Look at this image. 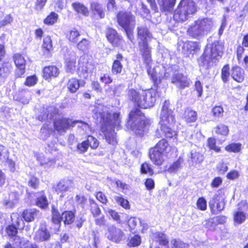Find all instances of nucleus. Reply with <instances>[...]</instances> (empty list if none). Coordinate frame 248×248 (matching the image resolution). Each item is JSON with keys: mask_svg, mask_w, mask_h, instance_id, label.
Instances as JSON below:
<instances>
[{"mask_svg": "<svg viewBox=\"0 0 248 248\" xmlns=\"http://www.w3.org/2000/svg\"><path fill=\"white\" fill-rule=\"evenodd\" d=\"M96 113L100 117L101 130L108 143L115 145L117 143L114 128L118 129L121 123L119 113L112 114L107 107L99 104L96 106Z\"/></svg>", "mask_w": 248, "mask_h": 248, "instance_id": "obj_1", "label": "nucleus"}, {"mask_svg": "<svg viewBox=\"0 0 248 248\" xmlns=\"http://www.w3.org/2000/svg\"><path fill=\"white\" fill-rule=\"evenodd\" d=\"M170 104L169 101H164L160 115V130L167 138H172L176 135V131L170 127L174 124L175 119L173 111L169 108Z\"/></svg>", "mask_w": 248, "mask_h": 248, "instance_id": "obj_2", "label": "nucleus"}, {"mask_svg": "<svg viewBox=\"0 0 248 248\" xmlns=\"http://www.w3.org/2000/svg\"><path fill=\"white\" fill-rule=\"evenodd\" d=\"M127 124L136 134L141 136L147 130L149 122L139 109L135 108L129 113Z\"/></svg>", "mask_w": 248, "mask_h": 248, "instance_id": "obj_3", "label": "nucleus"}, {"mask_svg": "<svg viewBox=\"0 0 248 248\" xmlns=\"http://www.w3.org/2000/svg\"><path fill=\"white\" fill-rule=\"evenodd\" d=\"M171 147L165 139H162L149 151V156L152 163L156 166H161L167 159Z\"/></svg>", "mask_w": 248, "mask_h": 248, "instance_id": "obj_4", "label": "nucleus"}, {"mask_svg": "<svg viewBox=\"0 0 248 248\" xmlns=\"http://www.w3.org/2000/svg\"><path fill=\"white\" fill-rule=\"evenodd\" d=\"M222 53L223 46L218 42H215L207 46L200 61L203 65L208 67L218 62L221 58Z\"/></svg>", "mask_w": 248, "mask_h": 248, "instance_id": "obj_5", "label": "nucleus"}, {"mask_svg": "<svg viewBox=\"0 0 248 248\" xmlns=\"http://www.w3.org/2000/svg\"><path fill=\"white\" fill-rule=\"evenodd\" d=\"M194 1L192 0H181L174 11L173 17L177 22L188 20L196 12Z\"/></svg>", "mask_w": 248, "mask_h": 248, "instance_id": "obj_6", "label": "nucleus"}, {"mask_svg": "<svg viewBox=\"0 0 248 248\" xmlns=\"http://www.w3.org/2000/svg\"><path fill=\"white\" fill-rule=\"evenodd\" d=\"M213 25L210 18L199 19L195 22L187 30V33L191 37L199 39L210 31Z\"/></svg>", "mask_w": 248, "mask_h": 248, "instance_id": "obj_7", "label": "nucleus"}, {"mask_svg": "<svg viewBox=\"0 0 248 248\" xmlns=\"http://www.w3.org/2000/svg\"><path fill=\"white\" fill-rule=\"evenodd\" d=\"M117 18L119 25L124 29L127 37L132 41L133 31L136 25L135 17L129 12L122 11L118 13Z\"/></svg>", "mask_w": 248, "mask_h": 248, "instance_id": "obj_8", "label": "nucleus"}, {"mask_svg": "<svg viewBox=\"0 0 248 248\" xmlns=\"http://www.w3.org/2000/svg\"><path fill=\"white\" fill-rule=\"evenodd\" d=\"M139 95L144 99L141 103L143 108H147L154 106L157 95L156 90L153 89L144 90V91H141V93Z\"/></svg>", "mask_w": 248, "mask_h": 248, "instance_id": "obj_9", "label": "nucleus"}, {"mask_svg": "<svg viewBox=\"0 0 248 248\" xmlns=\"http://www.w3.org/2000/svg\"><path fill=\"white\" fill-rule=\"evenodd\" d=\"M237 211L233 214L234 223L240 224L248 218V205L245 202H241L238 204Z\"/></svg>", "mask_w": 248, "mask_h": 248, "instance_id": "obj_10", "label": "nucleus"}, {"mask_svg": "<svg viewBox=\"0 0 248 248\" xmlns=\"http://www.w3.org/2000/svg\"><path fill=\"white\" fill-rule=\"evenodd\" d=\"M64 55L65 69L67 72L73 73L76 70L77 56L75 52L66 49Z\"/></svg>", "mask_w": 248, "mask_h": 248, "instance_id": "obj_11", "label": "nucleus"}, {"mask_svg": "<svg viewBox=\"0 0 248 248\" xmlns=\"http://www.w3.org/2000/svg\"><path fill=\"white\" fill-rule=\"evenodd\" d=\"M209 204L211 213L213 214H217L224 208V199L221 195H216L210 201Z\"/></svg>", "mask_w": 248, "mask_h": 248, "instance_id": "obj_12", "label": "nucleus"}, {"mask_svg": "<svg viewBox=\"0 0 248 248\" xmlns=\"http://www.w3.org/2000/svg\"><path fill=\"white\" fill-rule=\"evenodd\" d=\"M171 82L177 88L180 89L188 87L190 84V79L180 73L174 74L171 78Z\"/></svg>", "mask_w": 248, "mask_h": 248, "instance_id": "obj_13", "label": "nucleus"}, {"mask_svg": "<svg viewBox=\"0 0 248 248\" xmlns=\"http://www.w3.org/2000/svg\"><path fill=\"white\" fill-rule=\"evenodd\" d=\"M78 121H72L69 118H63L57 120L54 123L55 129L59 132H63L71 126L75 125Z\"/></svg>", "mask_w": 248, "mask_h": 248, "instance_id": "obj_14", "label": "nucleus"}, {"mask_svg": "<svg viewBox=\"0 0 248 248\" xmlns=\"http://www.w3.org/2000/svg\"><path fill=\"white\" fill-rule=\"evenodd\" d=\"M138 43L140 52L144 62L149 65L152 61L151 47L149 46L147 42H138Z\"/></svg>", "mask_w": 248, "mask_h": 248, "instance_id": "obj_15", "label": "nucleus"}, {"mask_svg": "<svg viewBox=\"0 0 248 248\" xmlns=\"http://www.w3.org/2000/svg\"><path fill=\"white\" fill-rule=\"evenodd\" d=\"M51 234L45 224H41L35 232L34 239L37 242L47 241L50 240Z\"/></svg>", "mask_w": 248, "mask_h": 248, "instance_id": "obj_16", "label": "nucleus"}, {"mask_svg": "<svg viewBox=\"0 0 248 248\" xmlns=\"http://www.w3.org/2000/svg\"><path fill=\"white\" fill-rule=\"evenodd\" d=\"M73 186L72 181L68 179L61 180L57 184L56 188V192L61 197L66 196V193L71 191Z\"/></svg>", "mask_w": 248, "mask_h": 248, "instance_id": "obj_17", "label": "nucleus"}, {"mask_svg": "<svg viewBox=\"0 0 248 248\" xmlns=\"http://www.w3.org/2000/svg\"><path fill=\"white\" fill-rule=\"evenodd\" d=\"M124 236L122 230L114 226L108 228L107 238L110 241L116 243H119Z\"/></svg>", "mask_w": 248, "mask_h": 248, "instance_id": "obj_18", "label": "nucleus"}, {"mask_svg": "<svg viewBox=\"0 0 248 248\" xmlns=\"http://www.w3.org/2000/svg\"><path fill=\"white\" fill-rule=\"evenodd\" d=\"M14 59L17 68L16 71V76L17 77H21L25 72L26 61L24 58L18 53L15 54Z\"/></svg>", "mask_w": 248, "mask_h": 248, "instance_id": "obj_19", "label": "nucleus"}, {"mask_svg": "<svg viewBox=\"0 0 248 248\" xmlns=\"http://www.w3.org/2000/svg\"><path fill=\"white\" fill-rule=\"evenodd\" d=\"M153 38L152 33L145 25H141L138 27V38L139 42H148Z\"/></svg>", "mask_w": 248, "mask_h": 248, "instance_id": "obj_20", "label": "nucleus"}, {"mask_svg": "<svg viewBox=\"0 0 248 248\" xmlns=\"http://www.w3.org/2000/svg\"><path fill=\"white\" fill-rule=\"evenodd\" d=\"M141 91H144V90H140L137 91L134 89H130L128 91L127 95L130 100L132 101L139 107L143 108V106L141 105V103L144 99L139 95L140 93H141Z\"/></svg>", "mask_w": 248, "mask_h": 248, "instance_id": "obj_21", "label": "nucleus"}, {"mask_svg": "<svg viewBox=\"0 0 248 248\" xmlns=\"http://www.w3.org/2000/svg\"><path fill=\"white\" fill-rule=\"evenodd\" d=\"M199 49V45L197 42L187 41L183 44L182 52L186 56H189L190 54H193Z\"/></svg>", "mask_w": 248, "mask_h": 248, "instance_id": "obj_22", "label": "nucleus"}, {"mask_svg": "<svg viewBox=\"0 0 248 248\" xmlns=\"http://www.w3.org/2000/svg\"><path fill=\"white\" fill-rule=\"evenodd\" d=\"M59 69L55 66H48L44 67L43 76L46 79L56 78L59 74Z\"/></svg>", "mask_w": 248, "mask_h": 248, "instance_id": "obj_23", "label": "nucleus"}, {"mask_svg": "<svg viewBox=\"0 0 248 248\" xmlns=\"http://www.w3.org/2000/svg\"><path fill=\"white\" fill-rule=\"evenodd\" d=\"M231 77L237 82H242L245 79V72L238 66H235L232 69Z\"/></svg>", "mask_w": 248, "mask_h": 248, "instance_id": "obj_24", "label": "nucleus"}, {"mask_svg": "<svg viewBox=\"0 0 248 248\" xmlns=\"http://www.w3.org/2000/svg\"><path fill=\"white\" fill-rule=\"evenodd\" d=\"M147 71L148 75L154 82H156L158 78L160 80L161 78L160 73L158 72L159 69V66L155 67L153 64V61H151V63L148 65L146 64Z\"/></svg>", "mask_w": 248, "mask_h": 248, "instance_id": "obj_25", "label": "nucleus"}, {"mask_svg": "<svg viewBox=\"0 0 248 248\" xmlns=\"http://www.w3.org/2000/svg\"><path fill=\"white\" fill-rule=\"evenodd\" d=\"M161 10L164 12L172 11L176 0H157Z\"/></svg>", "mask_w": 248, "mask_h": 248, "instance_id": "obj_26", "label": "nucleus"}, {"mask_svg": "<svg viewBox=\"0 0 248 248\" xmlns=\"http://www.w3.org/2000/svg\"><path fill=\"white\" fill-rule=\"evenodd\" d=\"M106 37L108 41L114 46L117 45L120 40L117 31L112 29H108L107 30Z\"/></svg>", "mask_w": 248, "mask_h": 248, "instance_id": "obj_27", "label": "nucleus"}, {"mask_svg": "<svg viewBox=\"0 0 248 248\" xmlns=\"http://www.w3.org/2000/svg\"><path fill=\"white\" fill-rule=\"evenodd\" d=\"M44 111L45 113L43 115L38 116L39 120L43 121L48 118H51L53 114H57L59 112V109L53 106L47 107Z\"/></svg>", "mask_w": 248, "mask_h": 248, "instance_id": "obj_28", "label": "nucleus"}, {"mask_svg": "<svg viewBox=\"0 0 248 248\" xmlns=\"http://www.w3.org/2000/svg\"><path fill=\"white\" fill-rule=\"evenodd\" d=\"M82 83H84V82H80L78 79L72 78L69 79L68 81L67 88L70 92L75 93L78 90L80 86H83Z\"/></svg>", "mask_w": 248, "mask_h": 248, "instance_id": "obj_29", "label": "nucleus"}, {"mask_svg": "<svg viewBox=\"0 0 248 248\" xmlns=\"http://www.w3.org/2000/svg\"><path fill=\"white\" fill-rule=\"evenodd\" d=\"M155 240L158 242L160 245L164 246V248H169L168 247L169 241L165 234L157 232L155 234ZM156 248H160L159 247H157Z\"/></svg>", "mask_w": 248, "mask_h": 248, "instance_id": "obj_30", "label": "nucleus"}, {"mask_svg": "<svg viewBox=\"0 0 248 248\" xmlns=\"http://www.w3.org/2000/svg\"><path fill=\"white\" fill-rule=\"evenodd\" d=\"M13 245L16 248H25L29 244V241L23 237H20L18 236L13 238Z\"/></svg>", "mask_w": 248, "mask_h": 248, "instance_id": "obj_31", "label": "nucleus"}, {"mask_svg": "<svg viewBox=\"0 0 248 248\" xmlns=\"http://www.w3.org/2000/svg\"><path fill=\"white\" fill-rule=\"evenodd\" d=\"M203 160V156L200 153L196 151H191L189 161L191 162L193 165L201 164Z\"/></svg>", "mask_w": 248, "mask_h": 248, "instance_id": "obj_32", "label": "nucleus"}, {"mask_svg": "<svg viewBox=\"0 0 248 248\" xmlns=\"http://www.w3.org/2000/svg\"><path fill=\"white\" fill-rule=\"evenodd\" d=\"M37 214V210L31 209L24 211L22 214V217L26 221L31 222L34 219Z\"/></svg>", "mask_w": 248, "mask_h": 248, "instance_id": "obj_33", "label": "nucleus"}, {"mask_svg": "<svg viewBox=\"0 0 248 248\" xmlns=\"http://www.w3.org/2000/svg\"><path fill=\"white\" fill-rule=\"evenodd\" d=\"M91 10L94 14L96 13L101 18L105 17V12L103 10L102 5L96 2H93L91 3Z\"/></svg>", "mask_w": 248, "mask_h": 248, "instance_id": "obj_34", "label": "nucleus"}, {"mask_svg": "<svg viewBox=\"0 0 248 248\" xmlns=\"http://www.w3.org/2000/svg\"><path fill=\"white\" fill-rule=\"evenodd\" d=\"M59 17L58 15L54 12H52L44 20V23L47 25H52L57 22Z\"/></svg>", "mask_w": 248, "mask_h": 248, "instance_id": "obj_35", "label": "nucleus"}, {"mask_svg": "<svg viewBox=\"0 0 248 248\" xmlns=\"http://www.w3.org/2000/svg\"><path fill=\"white\" fill-rule=\"evenodd\" d=\"M72 7L78 13H80L84 16H87L88 15L89 11L87 8L80 3H73L72 4Z\"/></svg>", "mask_w": 248, "mask_h": 248, "instance_id": "obj_36", "label": "nucleus"}, {"mask_svg": "<svg viewBox=\"0 0 248 248\" xmlns=\"http://www.w3.org/2000/svg\"><path fill=\"white\" fill-rule=\"evenodd\" d=\"M36 204L41 208H46L48 206V201L44 193L41 192L36 200Z\"/></svg>", "mask_w": 248, "mask_h": 248, "instance_id": "obj_37", "label": "nucleus"}, {"mask_svg": "<svg viewBox=\"0 0 248 248\" xmlns=\"http://www.w3.org/2000/svg\"><path fill=\"white\" fill-rule=\"evenodd\" d=\"M227 218L225 216H220L214 217L212 219L206 220L205 221V225L208 228L210 225L214 223H217L218 224H223L226 221Z\"/></svg>", "mask_w": 248, "mask_h": 248, "instance_id": "obj_38", "label": "nucleus"}, {"mask_svg": "<svg viewBox=\"0 0 248 248\" xmlns=\"http://www.w3.org/2000/svg\"><path fill=\"white\" fill-rule=\"evenodd\" d=\"M62 217L65 223L71 224L75 219V215L72 211H66L62 215Z\"/></svg>", "mask_w": 248, "mask_h": 248, "instance_id": "obj_39", "label": "nucleus"}, {"mask_svg": "<svg viewBox=\"0 0 248 248\" xmlns=\"http://www.w3.org/2000/svg\"><path fill=\"white\" fill-rule=\"evenodd\" d=\"M197 113L192 110H187L185 111V119L187 123H192L197 120Z\"/></svg>", "mask_w": 248, "mask_h": 248, "instance_id": "obj_40", "label": "nucleus"}, {"mask_svg": "<svg viewBox=\"0 0 248 248\" xmlns=\"http://www.w3.org/2000/svg\"><path fill=\"white\" fill-rule=\"evenodd\" d=\"M183 160L179 158L178 160L174 162L168 169V171L170 173H175L180 170L182 168V164Z\"/></svg>", "mask_w": 248, "mask_h": 248, "instance_id": "obj_41", "label": "nucleus"}, {"mask_svg": "<svg viewBox=\"0 0 248 248\" xmlns=\"http://www.w3.org/2000/svg\"><path fill=\"white\" fill-rule=\"evenodd\" d=\"M114 199L116 202L125 209L129 208L128 201L124 199L121 195L115 196Z\"/></svg>", "mask_w": 248, "mask_h": 248, "instance_id": "obj_42", "label": "nucleus"}, {"mask_svg": "<svg viewBox=\"0 0 248 248\" xmlns=\"http://www.w3.org/2000/svg\"><path fill=\"white\" fill-rule=\"evenodd\" d=\"M214 129L217 134L222 136H227L229 132L228 126L223 124H219Z\"/></svg>", "mask_w": 248, "mask_h": 248, "instance_id": "obj_43", "label": "nucleus"}, {"mask_svg": "<svg viewBox=\"0 0 248 248\" xmlns=\"http://www.w3.org/2000/svg\"><path fill=\"white\" fill-rule=\"evenodd\" d=\"M79 36V32L75 29L71 30L67 35L69 41L72 43H76L78 40Z\"/></svg>", "mask_w": 248, "mask_h": 248, "instance_id": "obj_44", "label": "nucleus"}, {"mask_svg": "<svg viewBox=\"0 0 248 248\" xmlns=\"http://www.w3.org/2000/svg\"><path fill=\"white\" fill-rule=\"evenodd\" d=\"M91 205V211L93 217L99 215L101 213V210L97 204L93 199L89 200Z\"/></svg>", "mask_w": 248, "mask_h": 248, "instance_id": "obj_45", "label": "nucleus"}, {"mask_svg": "<svg viewBox=\"0 0 248 248\" xmlns=\"http://www.w3.org/2000/svg\"><path fill=\"white\" fill-rule=\"evenodd\" d=\"M62 220V216L60 215L58 210L53 208L52 217L53 223L56 224L58 226V227H60V223Z\"/></svg>", "mask_w": 248, "mask_h": 248, "instance_id": "obj_46", "label": "nucleus"}, {"mask_svg": "<svg viewBox=\"0 0 248 248\" xmlns=\"http://www.w3.org/2000/svg\"><path fill=\"white\" fill-rule=\"evenodd\" d=\"M9 156L8 149L2 145H0V161L6 162Z\"/></svg>", "mask_w": 248, "mask_h": 248, "instance_id": "obj_47", "label": "nucleus"}, {"mask_svg": "<svg viewBox=\"0 0 248 248\" xmlns=\"http://www.w3.org/2000/svg\"><path fill=\"white\" fill-rule=\"evenodd\" d=\"M11 69V65L9 62H3L0 66V77H5Z\"/></svg>", "mask_w": 248, "mask_h": 248, "instance_id": "obj_48", "label": "nucleus"}, {"mask_svg": "<svg viewBox=\"0 0 248 248\" xmlns=\"http://www.w3.org/2000/svg\"><path fill=\"white\" fill-rule=\"evenodd\" d=\"M170 243L175 248H188L189 246L188 244L184 243L179 239H172Z\"/></svg>", "mask_w": 248, "mask_h": 248, "instance_id": "obj_49", "label": "nucleus"}, {"mask_svg": "<svg viewBox=\"0 0 248 248\" xmlns=\"http://www.w3.org/2000/svg\"><path fill=\"white\" fill-rule=\"evenodd\" d=\"M230 67L228 64L224 65L221 70V78L224 82L228 80L230 77Z\"/></svg>", "mask_w": 248, "mask_h": 248, "instance_id": "obj_50", "label": "nucleus"}, {"mask_svg": "<svg viewBox=\"0 0 248 248\" xmlns=\"http://www.w3.org/2000/svg\"><path fill=\"white\" fill-rule=\"evenodd\" d=\"M106 213L107 214L108 216L110 217L117 223H121V221L120 219V216L116 211L111 209H108L107 210H106Z\"/></svg>", "mask_w": 248, "mask_h": 248, "instance_id": "obj_51", "label": "nucleus"}, {"mask_svg": "<svg viewBox=\"0 0 248 248\" xmlns=\"http://www.w3.org/2000/svg\"><path fill=\"white\" fill-rule=\"evenodd\" d=\"M241 144L233 143H231L225 147V150L230 152L237 153L241 150Z\"/></svg>", "mask_w": 248, "mask_h": 248, "instance_id": "obj_52", "label": "nucleus"}, {"mask_svg": "<svg viewBox=\"0 0 248 248\" xmlns=\"http://www.w3.org/2000/svg\"><path fill=\"white\" fill-rule=\"evenodd\" d=\"M123 65L121 62L118 60H115L112 66V73L114 74H119L121 72Z\"/></svg>", "mask_w": 248, "mask_h": 248, "instance_id": "obj_53", "label": "nucleus"}, {"mask_svg": "<svg viewBox=\"0 0 248 248\" xmlns=\"http://www.w3.org/2000/svg\"><path fill=\"white\" fill-rule=\"evenodd\" d=\"M140 237L139 235H135L130 239L128 245L129 247H135L140 245Z\"/></svg>", "mask_w": 248, "mask_h": 248, "instance_id": "obj_54", "label": "nucleus"}, {"mask_svg": "<svg viewBox=\"0 0 248 248\" xmlns=\"http://www.w3.org/2000/svg\"><path fill=\"white\" fill-rule=\"evenodd\" d=\"M42 47L47 51H49L52 48V41L49 36H47L44 38Z\"/></svg>", "mask_w": 248, "mask_h": 248, "instance_id": "obj_55", "label": "nucleus"}, {"mask_svg": "<svg viewBox=\"0 0 248 248\" xmlns=\"http://www.w3.org/2000/svg\"><path fill=\"white\" fill-rule=\"evenodd\" d=\"M196 205L198 208L202 211H205L207 209L206 201L203 197L199 198Z\"/></svg>", "mask_w": 248, "mask_h": 248, "instance_id": "obj_56", "label": "nucleus"}, {"mask_svg": "<svg viewBox=\"0 0 248 248\" xmlns=\"http://www.w3.org/2000/svg\"><path fill=\"white\" fill-rule=\"evenodd\" d=\"M223 109L221 106H216L212 108V113L215 117L220 118L223 116Z\"/></svg>", "mask_w": 248, "mask_h": 248, "instance_id": "obj_57", "label": "nucleus"}, {"mask_svg": "<svg viewBox=\"0 0 248 248\" xmlns=\"http://www.w3.org/2000/svg\"><path fill=\"white\" fill-rule=\"evenodd\" d=\"M87 141L93 149H96L98 146L99 142L97 140L92 136H88Z\"/></svg>", "mask_w": 248, "mask_h": 248, "instance_id": "obj_58", "label": "nucleus"}, {"mask_svg": "<svg viewBox=\"0 0 248 248\" xmlns=\"http://www.w3.org/2000/svg\"><path fill=\"white\" fill-rule=\"evenodd\" d=\"M39 181L35 176H31L28 181V185L33 189H36L39 185Z\"/></svg>", "mask_w": 248, "mask_h": 248, "instance_id": "obj_59", "label": "nucleus"}, {"mask_svg": "<svg viewBox=\"0 0 248 248\" xmlns=\"http://www.w3.org/2000/svg\"><path fill=\"white\" fill-rule=\"evenodd\" d=\"M208 146L211 149L216 152H219L220 151V148L216 146V140L214 138H209L208 140Z\"/></svg>", "mask_w": 248, "mask_h": 248, "instance_id": "obj_60", "label": "nucleus"}, {"mask_svg": "<svg viewBox=\"0 0 248 248\" xmlns=\"http://www.w3.org/2000/svg\"><path fill=\"white\" fill-rule=\"evenodd\" d=\"M89 146V143L87 140L79 143L77 145V149L80 153H84L87 151Z\"/></svg>", "mask_w": 248, "mask_h": 248, "instance_id": "obj_61", "label": "nucleus"}, {"mask_svg": "<svg viewBox=\"0 0 248 248\" xmlns=\"http://www.w3.org/2000/svg\"><path fill=\"white\" fill-rule=\"evenodd\" d=\"M6 231L8 235L12 236H14V237L16 236V235L17 232L16 227L13 225H9V226H8L6 228Z\"/></svg>", "mask_w": 248, "mask_h": 248, "instance_id": "obj_62", "label": "nucleus"}, {"mask_svg": "<svg viewBox=\"0 0 248 248\" xmlns=\"http://www.w3.org/2000/svg\"><path fill=\"white\" fill-rule=\"evenodd\" d=\"M89 42L85 39H82L77 44V47L81 50L84 51L88 48Z\"/></svg>", "mask_w": 248, "mask_h": 248, "instance_id": "obj_63", "label": "nucleus"}, {"mask_svg": "<svg viewBox=\"0 0 248 248\" xmlns=\"http://www.w3.org/2000/svg\"><path fill=\"white\" fill-rule=\"evenodd\" d=\"M141 171L143 173H149L150 175L153 173V170L151 167L150 165L148 163H143L141 167Z\"/></svg>", "mask_w": 248, "mask_h": 248, "instance_id": "obj_64", "label": "nucleus"}]
</instances>
